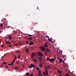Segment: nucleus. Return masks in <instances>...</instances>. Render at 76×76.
<instances>
[{
  "instance_id": "nucleus-1",
  "label": "nucleus",
  "mask_w": 76,
  "mask_h": 76,
  "mask_svg": "<svg viewBox=\"0 0 76 76\" xmlns=\"http://www.w3.org/2000/svg\"><path fill=\"white\" fill-rule=\"evenodd\" d=\"M47 60L49 61L50 62H53L55 61V59L54 58H52L50 59V58H48V57H47Z\"/></svg>"
},
{
  "instance_id": "nucleus-2",
  "label": "nucleus",
  "mask_w": 76,
  "mask_h": 76,
  "mask_svg": "<svg viewBox=\"0 0 76 76\" xmlns=\"http://www.w3.org/2000/svg\"><path fill=\"white\" fill-rule=\"evenodd\" d=\"M50 66H45V69H46V70H48V69H50Z\"/></svg>"
},
{
  "instance_id": "nucleus-3",
  "label": "nucleus",
  "mask_w": 76,
  "mask_h": 76,
  "mask_svg": "<svg viewBox=\"0 0 76 76\" xmlns=\"http://www.w3.org/2000/svg\"><path fill=\"white\" fill-rule=\"evenodd\" d=\"M36 67V66L35 65H34L32 64H31L30 66H29V67L30 68H32V67Z\"/></svg>"
},
{
  "instance_id": "nucleus-4",
  "label": "nucleus",
  "mask_w": 76,
  "mask_h": 76,
  "mask_svg": "<svg viewBox=\"0 0 76 76\" xmlns=\"http://www.w3.org/2000/svg\"><path fill=\"white\" fill-rule=\"evenodd\" d=\"M38 54L39 55V56H40L41 57H42L43 55V54L41 52H38Z\"/></svg>"
},
{
  "instance_id": "nucleus-5",
  "label": "nucleus",
  "mask_w": 76,
  "mask_h": 76,
  "mask_svg": "<svg viewBox=\"0 0 76 76\" xmlns=\"http://www.w3.org/2000/svg\"><path fill=\"white\" fill-rule=\"evenodd\" d=\"M45 75H46V76H48V70L45 69Z\"/></svg>"
},
{
  "instance_id": "nucleus-6",
  "label": "nucleus",
  "mask_w": 76,
  "mask_h": 76,
  "mask_svg": "<svg viewBox=\"0 0 76 76\" xmlns=\"http://www.w3.org/2000/svg\"><path fill=\"white\" fill-rule=\"evenodd\" d=\"M48 43L46 42L45 43V44L44 45V46L45 48H47L48 47Z\"/></svg>"
},
{
  "instance_id": "nucleus-7",
  "label": "nucleus",
  "mask_w": 76,
  "mask_h": 76,
  "mask_svg": "<svg viewBox=\"0 0 76 76\" xmlns=\"http://www.w3.org/2000/svg\"><path fill=\"white\" fill-rule=\"evenodd\" d=\"M41 50L43 51H44L46 49L44 47H42L41 48Z\"/></svg>"
},
{
  "instance_id": "nucleus-8",
  "label": "nucleus",
  "mask_w": 76,
  "mask_h": 76,
  "mask_svg": "<svg viewBox=\"0 0 76 76\" xmlns=\"http://www.w3.org/2000/svg\"><path fill=\"white\" fill-rule=\"evenodd\" d=\"M27 39H29V41H31L32 39V38H30V37H28L27 38Z\"/></svg>"
},
{
  "instance_id": "nucleus-9",
  "label": "nucleus",
  "mask_w": 76,
  "mask_h": 76,
  "mask_svg": "<svg viewBox=\"0 0 76 76\" xmlns=\"http://www.w3.org/2000/svg\"><path fill=\"white\" fill-rule=\"evenodd\" d=\"M34 44V43L33 42H30V43L29 44V45H31Z\"/></svg>"
},
{
  "instance_id": "nucleus-10",
  "label": "nucleus",
  "mask_w": 76,
  "mask_h": 76,
  "mask_svg": "<svg viewBox=\"0 0 76 76\" xmlns=\"http://www.w3.org/2000/svg\"><path fill=\"white\" fill-rule=\"evenodd\" d=\"M29 50L27 48L26 50V52L27 53H29Z\"/></svg>"
},
{
  "instance_id": "nucleus-11",
  "label": "nucleus",
  "mask_w": 76,
  "mask_h": 76,
  "mask_svg": "<svg viewBox=\"0 0 76 76\" xmlns=\"http://www.w3.org/2000/svg\"><path fill=\"white\" fill-rule=\"evenodd\" d=\"M37 76H42V74L41 73L40 74H39L37 75Z\"/></svg>"
},
{
  "instance_id": "nucleus-12",
  "label": "nucleus",
  "mask_w": 76,
  "mask_h": 76,
  "mask_svg": "<svg viewBox=\"0 0 76 76\" xmlns=\"http://www.w3.org/2000/svg\"><path fill=\"white\" fill-rule=\"evenodd\" d=\"M29 73L28 72L26 74V76H29Z\"/></svg>"
},
{
  "instance_id": "nucleus-13",
  "label": "nucleus",
  "mask_w": 76,
  "mask_h": 76,
  "mask_svg": "<svg viewBox=\"0 0 76 76\" xmlns=\"http://www.w3.org/2000/svg\"><path fill=\"white\" fill-rule=\"evenodd\" d=\"M35 53H32V57H34V56H35Z\"/></svg>"
},
{
  "instance_id": "nucleus-14",
  "label": "nucleus",
  "mask_w": 76,
  "mask_h": 76,
  "mask_svg": "<svg viewBox=\"0 0 76 76\" xmlns=\"http://www.w3.org/2000/svg\"><path fill=\"white\" fill-rule=\"evenodd\" d=\"M33 61H34V62H37V59H36L35 58H34V59L33 60Z\"/></svg>"
},
{
  "instance_id": "nucleus-15",
  "label": "nucleus",
  "mask_w": 76,
  "mask_h": 76,
  "mask_svg": "<svg viewBox=\"0 0 76 76\" xmlns=\"http://www.w3.org/2000/svg\"><path fill=\"white\" fill-rule=\"evenodd\" d=\"M11 42H6V44H11Z\"/></svg>"
},
{
  "instance_id": "nucleus-16",
  "label": "nucleus",
  "mask_w": 76,
  "mask_h": 76,
  "mask_svg": "<svg viewBox=\"0 0 76 76\" xmlns=\"http://www.w3.org/2000/svg\"><path fill=\"white\" fill-rule=\"evenodd\" d=\"M42 58L39 57V58H38V59L40 60V61H41L42 59Z\"/></svg>"
},
{
  "instance_id": "nucleus-17",
  "label": "nucleus",
  "mask_w": 76,
  "mask_h": 76,
  "mask_svg": "<svg viewBox=\"0 0 76 76\" xmlns=\"http://www.w3.org/2000/svg\"><path fill=\"white\" fill-rule=\"evenodd\" d=\"M47 52L48 53L49 52V51H50V50L48 48H47Z\"/></svg>"
},
{
  "instance_id": "nucleus-18",
  "label": "nucleus",
  "mask_w": 76,
  "mask_h": 76,
  "mask_svg": "<svg viewBox=\"0 0 76 76\" xmlns=\"http://www.w3.org/2000/svg\"><path fill=\"white\" fill-rule=\"evenodd\" d=\"M39 66L40 67H42V64H40L39 65Z\"/></svg>"
},
{
  "instance_id": "nucleus-19",
  "label": "nucleus",
  "mask_w": 76,
  "mask_h": 76,
  "mask_svg": "<svg viewBox=\"0 0 76 76\" xmlns=\"http://www.w3.org/2000/svg\"><path fill=\"white\" fill-rule=\"evenodd\" d=\"M9 38V39H12V37H11V36L10 35H9V37H8V39Z\"/></svg>"
},
{
  "instance_id": "nucleus-20",
  "label": "nucleus",
  "mask_w": 76,
  "mask_h": 76,
  "mask_svg": "<svg viewBox=\"0 0 76 76\" xmlns=\"http://www.w3.org/2000/svg\"><path fill=\"white\" fill-rule=\"evenodd\" d=\"M62 59H60L59 60V62L60 63H61L62 61Z\"/></svg>"
},
{
  "instance_id": "nucleus-21",
  "label": "nucleus",
  "mask_w": 76,
  "mask_h": 76,
  "mask_svg": "<svg viewBox=\"0 0 76 76\" xmlns=\"http://www.w3.org/2000/svg\"><path fill=\"white\" fill-rule=\"evenodd\" d=\"M65 76H70V75H69V74H66L65 75Z\"/></svg>"
},
{
  "instance_id": "nucleus-22",
  "label": "nucleus",
  "mask_w": 76,
  "mask_h": 76,
  "mask_svg": "<svg viewBox=\"0 0 76 76\" xmlns=\"http://www.w3.org/2000/svg\"><path fill=\"white\" fill-rule=\"evenodd\" d=\"M3 23H1V25H0V26H1V27H2L3 26Z\"/></svg>"
},
{
  "instance_id": "nucleus-23",
  "label": "nucleus",
  "mask_w": 76,
  "mask_h": 76,
  "mask_svg": "<svg viewBox=\"0 0 76 76\" xmlns=\"http://www.w3.org/2000/svg\"><path fill=\"white\" fill-rule=\"evenodd\" d=\"M36 69L37 70H39V69L38 67H36Z\"/></svg>"
},
{
  "instance_id": "nucleus-24",
  "label": "nucleus",
  "mask_w": 76,
  "mask_h": 76,
  "mask_svg": "<svg viewBox=\"0 0 76 76\" xmlns=\"http://www.w3.org/2000/svg\"><path fill=\"white\" fill-rule=\"evenodd\" d=\"M3 64H7V63H6L5 62H3Z\"/></svg>"
},
{
  "instance_id": "nucleus-25",
  "label": "nucleus",
  "mask_w": 76,
  "mask_h": 76,
  "mask_svg": "<svg viewBox=\"0 0 76 76\" xmlns=\"http://www.w3.org/2000/svg\"><path fill=\"white\" fill-rule=\"evenodd\" d=\"M58 72L59 73H62V72L61 71H59V70H58Z\"/></svg>"
},
{
  "instance_id": "nucleus-26",
  "label": "nucleus",
  "mask_w": 76,
  "mask_h": 76,
  "mask_svg": "<svg viewBox=\"0 0 76 76\" xmlns=\"http://www.w3.org/2000/svg\"><path fill=\"white\" fill-rule=\"evenodd\" d=\"M13 64H8V65H9V66L12 65H13Z\"/></svg>"
},
{
  "instance_id": "nucleus-27",
  "label": "nucleus",
  "mask_w": 76,
  "mask_h": 76,
  "mask_svg": "<svg viewBox=\"0 0 76 76\" xmlns=\"http://www.w3.org/2000/svg\"><path fill=\"white\" fill-rule=\"evenodd\" d=\"M38 73H39V74H40L41 73V71L39 70L38 71Z\"/></svg>"
},
{
  "instance_id": "nucleus-28",
  "label": "nucleus",
  "mask_w": 76,
  "mask_h": 76,
  "mask_svg": "<svg viewBox=\"0 0 76 76\" xmlns=\"http://www.w3.org/2000/svg\"><path fill=\"white\" fill-rule=\"evenodd\" d=\"M29 43V42L28 41V40H27V41L26 42V44H28Z\"/></svg>"
},
{
  "instance_id": "nucleus-29",
  "label": "nucleus",
  "mask_w": 76,
  "mask_h": 76,
  "mask_svg": "<svg viewBox=\"0 0 76 76\" xmlns=\"http://www.w3.org/2000/svg\"><path fill=\"white\" fill-rule=\"evenodd\" d=\"M27 34L28 35V36H33L32 35H30V34Z\"/></svg>"
},
{
  "instance_id": "nucleus-30",
  "label": "nucleus",
  "mask_w": 76,
  "mask_h": 76,
  "mask_svg": "<svg viewBox=\"0 0 76 76\" xmlns=\"http://www.w3.org/2000/svg\"><path fill=\"white\" fill-rule=\"evenodd\" d=\"M21 56L19 54V55L18 56V58H19V57H20Z\"/></svg>"
},
{
  "instance_id": "nucleus-31",
  "label": "nucleus",
  "mask_w": 76,
  "mask_h": 76,
  "mask_svg": "<svg viewBox=\"0 0 76 76\" xmlns=\"http://www.w3.org/2000/svg\"><path fill=\"white\" fill-rule=\"evenodd\" d=\"M43 75H46V74H45V72H43Z\"/></svg>"
},
{
  "instance_id": "nucleus-32",
  "label": "nucleus",
  "mask_w": 76,
  "mask_h": 76,
  "mask_svg": "<svg viewBox=\"0 0 76 76\" xmlns=\"http://www.w3.org/2000/svg\"><path fill=\"white\" fill-rule=\"evenodd\" d=\"M15 68L16 69H18V67H15Z\"/></svg>"
},
{
  "instance_id": "nucleus-33",
  "label": "nucleus",
  "mask_w": 76,
  "mask_h": 76,
  "mask_svg": "<svg viewBox=\"0 0 76 76\" xmlns=\"http://www.w3.org/2000/svg\"><path fill=\"white\" fill-rule=\"evenodd\" d=\"M29 76H33V74H31V75H29Z\"/></svg>"
},
{
  "instance_id": "nucleus-34",
  "label": "nucleus",
  "mask_w": 76,
  "mask_h": 76,
  "mask_svg": "<svg viewBox=\"0 0 76 76\" xmlns=\"http://www.w3.org/2000/svg\"><path fill=\"white\" fill-rule=\"evenodd\" d=\"M5 38H6L7 39H9V38L8 37L6 36L5 37Z\"/></svg>"
},
{
  "instance_id": "nucleus-35",
  "label": "nucleus",
  "mask_w": 76,
  "mask_h": 76,
  "mask_svg": "<svg viewBox=\"0 0 76 76\" xmlns=\"http://www.w3.org/2000/svg\"><path fill=\"white\" fill-rule=\"evenodd\" d=\"M19 45V44H15V46H18Z\"/></svg>"
},
{
  "instance_id": "nucleus-36",
  "label": "nucleus",
  "mask_w": 76,
  "mask_h": 76,
  "mask_svg": "<svg viewBox=\"0 0 76 76\" xmlns=\"http://www.w3.org/2000/svg\"><path fill=\"white\" fill-rule=\"evenodd\" d=\"M5 67L8 68V66H7L6 65H5Z\"/></svg>"
},
{
  "instance_id": "nucleus-37",
  "label": "nucleus",
  "mask_w": 76,
  "mask_h": 76,
  "mask_svg": "<svg viewBox=\"0 0 76 76\" xmlns=\"http://www.w3.org/2000/svg\"><path fill=\"white\" fill-rule=\"evenodd\" d=\"M19 63H20V62H19L18 61H17L16 64H19Z\"/></svg>"
},
{
  "instance_id": "nucleus-38",
  "label": "nucleus",
  "mask_w": 76,
  "mask_h": 76,
  "mask_svg": "<svg viewBox=\"0 0 76 76\" xmlns=\"http://www.w3.org/2000/svg\"><path fill=\"white\" fill-rule=\"evenodd\" d=\"M17 59V57L15 56V58L14 59L15 60Z\"/></svg>"
},
{
  "instance_id": "nucleus-39",
  "label": "nucleus",
  "mask_w": 76,
  "mask_h": 76,
  "mask_svg": "<svg viewBox=\"0 0 76 76\" xmlns=\"http://www.w3.org/2000/svg\"><path fill=\"white\" fill-rule=\"evenodd\" d=\"M48 39V40H49V41H50V42L51 41V39Z\"/></svg>"
},
{
  "instance_id": "nucleus-40",
  "label": "nucleus",
  "mask_w": 76,
  "mask_h": 76,
  "mask_svg": "<svg viewBox=\"0 0 76 76\" xmlns=\"http://www.w3.org/2000/svg\"><path fill=\"white\" fill-rule=\"evenodd\" d=\"M46 37H47V38H49L50 37L48 36V35H46Z\"/></svg>"
},
{
  "instance_id": "nucleus-41",
  "label": "nucleus",
  "mask_w": 76,
  "mask_h": 76,
  "mask_svg": "<svg viewBox=\"0 0 76 76\" xmlns=\"http://www.w3.org/2000/svg\"><path fill=\"white\" fill-rule=\"evenodd\" d=\"M8 46H10V48H12V46H10V45H8Z\"/></svg>"
},
{
  "instance_id": "nucleus-42",
  "label": "nucleus",
  "mask_w": 76,
  "mask_h": 76,
  "mask_svg": "<svg viewBox=\"0 0 76 76\" xmlns=\"http://www.w3.org/2000/svg\"><path fill=\"white\" fill-rule=\"evenodd\" d=\"M31 58H32V59H33V60H34V58H33V57H32V56L31 57Z\"/></svg>"
},
{
  "instance_id": "nucleus-43",
  "label": "nucleus",
  "mask_w": 76,
  "mask_h": 76,
  "mask_svg": "<svg viewBox=\"0 0 76 76\" xmlns=\"http://www.w3.org/2000/svg\"><path fill=\"white\" fill-rule=\"evenodd\" d=\"M19 44H20V45H23V43H20Z\"/></svg>"
},
{
  "instance_id": "nucleus-44",
  "label": "nucleus",
  "mask_w": 76,
  "mask_h": 76,
  "mask_svg": "<svg viewBox=\"0 0 76 76\" xmlns=\"http://www.w3.org/2000/svg\"><path fill=\"white\" fill-rule=\"evenodd\" d=\"M3 66V65H2V64H1V66H0V67H2V66Z\"/></svg>"
},
{
  "instance_id": "nucleus-45",
  "label": "nucleus",
  "mask_w": 76,
  "mask_h": 76,
  "mask_svg": "<svg viewBox=\"0 0 76 76\" xmlns=\"http://www.w3.org/2000/svg\"><path fill=\"white\" fill-rule=\"evenodd\" d=\"M1 47L2 48H4V45H2L1 46Z\"/></svg>"
},
{
  "instance_id": "nucleus-46",
  "label": "nucleus",
  "mask_w": 76,
  "mask_h": 76,
  "mask_svg": "<svg viewBox=\"0 0 76 76\" xmlns=\"http://www.w3.org/2000/svg\"><path fill=\"white\" fill-rule=\"evenodd\" d=\"M47 53V52H45V55H46V54Z\"/></svg>"
},
{
  "instance_id": "nucleus-47",
  "label": "nucleus",
  "mask_w": 76,
  "mask_h": 76,
  "mask_svg": "<svg viewBox=\"0 0 76 76\" xmlns=\"http://www.w3.org/2000/svg\"><path fill=\"white\" fill-rule=\"evenodd\" d=\"M12 62H13V63H14V62H15V60H14H14Z\"/></svg>"
},
{
  "instance_id": "nucleus-48",
  "label": "nucleus",
  "mask_w": 76,
  "mask_h": 76,
  "mask_svg": "<svg viewBox=\"0 0 76 76\" xmlns=\"http://www.w3.org/2000/svg\"><path fill=\"white\" fill-rule=\"evenodd\" d=\"M64 56H62V58H64Z\"/></svg>"
},
{
  "instance_id": "nucleus-49",
  "label": "nucleus",
  "mask_w": 76,
  "mask_h": 76,
  "mask_svg": "<svg viewBox=\"0 0 76 76\" xmlns=\"http://www.w3.org/2000/svg\"><path fill=\"white\" fill-rule=\"evenodd\" d=\"M60 53H63V52H62V51H60Z\"/></svg>"
},
{
  "instance_id": "nucleus-50",
  "label": "nucleus",
  "mask_w": 76,
  "mask_h": 76,
  "mask_svg": "<svg viewBox=\"0 0 76 76\" xmlns=\"http://www.w3.org/2000/svg\"><path fill=\"white\" fill-rule=\"evenodd\" d=\"M17 53H20V51H17Z\"/></svg>"
},
{
  "instance_id": "nucleus-51",
  "label": "nucleus",
  "mask_w": 76,
  "mask_h": 76,
  "mask_svg": "<svg viewBox=\"0 0 76 76\" xmlns=\"http://www.w3.org/2000/svg\"><path fill=\"white\" fill-rule=\"evenodd\" d=\"M11 64H14V63H13V61L12 62H11Z\"/></svg>"
},
{
  "instance_id": "nucleus-52",
  "label": "nucleus",
  "mask_w": 76,
  "mask_h": 76,
  "mask_svg": "<svg viewBox=\"0 0 76 76\" xmlns=\"http://www.w3.org/2000/svg\"><path fill=\"white\" fill-rule=\"evenodd\" d=\"M49 72H50V73H51V72L52 71H49Z\"/></svg>"
},
{
  "instance_id": "nucleus-53",
  "label": "nucleus",
  "mask_w": 76,
  "mask_h": 76,
  "mask_svg": "<svg viewBox=\"0 0 76 76\" xmlns=\"http://www.w3.org/2000/svg\"><path fill=\"white\" fill-rule=\"evenodd\" d=\"M5 25H7V23H5Z\"/></svg>"
},
{
  "instance_id": "nucleus-54",
  "label": "nucleus",
  "mask_w": 76,
  "mask_h": 76,
  "mask_svg": "<svg viewBox=\"0 0 76 76\" xmlns=\"http://www.w3.org/2000/svg\"><path fill=\"white\" fill-rule=\"evenodd\" d=\"M59 76H62L60 74H59Z\"/></svg>"
},
{
  "instance_id": "nucleus-55",
  "label": "nucleus",
  "mask_w": 76,
  "mask_h": 76,
  "mask_svg": "<svg viewBox=\"0 0 76 76\" xmlns=\"http://www.w3.org/2000/svg\"><path fill=\"white\" fill-rule=\"evenodd\" d=\"M51 43H53V41H52V40H51Z\"/></svg>"
},
{
  "instance_id": "nucleus-56",
  "label": "nucleus",
  "mask_w": 76,
  "mask_h": 76,
  "mask_svg": "<svg viewBox=\"0 0 76 76\" xmlns=\"http://www.w3.org/2000/svg\"><path fill=\"white\" fill-rule=\"evenodd\" d=\"M69 72L71 73V72H70V71H69Z\"/></svg>"
},
{
  "instance_id": "nucleus-57",
  "label": "nucleus",
  "mask_w": 76,
  "mask_h": 76,
  "mask_svg": "<svg viewBox=\"0 0 76 76\" xmlns=\"http://www.w3.org/2000/svg\"><path fill=\"white\" fill-rule=\"evenodd\" d=\"M23 67L24 68V66L23 65Z\"/></svg>"
},
{
  "instance_id": "nucleus-58",
  "label": "nucleus",
  "mask_w": 76,
  "mask_h": 76,
  "mask_svg": "<svg viewBox=\"0 0 76 76\" xmlns=\"http://www.w3.org/2000/svg\"><path fill=\"white\" fill-rule=\"evenodd\" d=\"M2 57H3V58H2H2H4L3 56H2Z\"/></svg>"
},
{
  "instance_id": "nucleus-59",
  "label": "nucleus",
  "mask_w": 76,
  "mask_h": 76,
  "mask_svg": "<svg viewBox=\"0 0 76 76\" xmlns=\"http://www.w3.org/2000/svg\"><path fill=\"white\" fill-rule=\"evenodd\" d=\"M1 31L0 30V32H1Z\"/></svg>"
},
{
  "instance_id": "nucleus-60",
  "label": "nucleus",
  "mask_w": 76,
  "mask_h": 76,
  "mask_svg": "<svg viewBox=\"0 0 76 76\" xmlns=\"http://www.w3.org/2000/svg\"><path fill=\"white\" fill-rule=\"evenodd\" d=\"M7 36H9V34H7Z\"/></svg>"
},
{
  "instance_id": "nucleus-61",
  "label": "nucleus",
  "mask_w": 76,
  "mask_h": 76,
  "mask_svg": "<svg viewBox=\"0 0 76 76\" xmlns=\"http://www.w3.org/2000/svg\"><path fill=\"white\" fill-rule=\"evenodd\" d=\"M42 62V61H40V63H41Z\"/></svg>"
},
{
  "instance_id": "nucleus-62",
  "label": "nucleus",
  "mask_w": 76,
  "mask_h": 76,
  "mask_svg": "<svg viewBox=\"0 0 76 76\" xmlns=\"http://www.w3.org/2000/svg\"><path fill=\"white\" fill-rule=\"evenodd\" d=\"M23 70V69H22V70Z\"/></svg>"
},
{
  "instance_id": "nucleus-63",
  "label": "nucleus",
  "mask_w": 76,
  "mask_h": 76,
  "mask_svg": "<svg viewBox=\"0 0 76 76\" xmlns=\"http://www.w3.org/2000/svg\"><path fill=\"white\" fill-rule=\"evenodd\" d=\"M11 42H14V41H11Z\"/></svg>"
},
{
  "instance_id": "nucleus-64",
  "label": "nucleus",
  "mask_w": 76,
  "mask_h": 76,
  "mask_svg": "<svg viewBox=\"0 0 76 76\" xmlns=\"http://www.w3.org/2000/svg\"><path fill=\"white\" fill-rule=\"evenodd\" d=\"M44 63H43L42 64H43Z\"/></svg>"
}]
</instances>
